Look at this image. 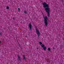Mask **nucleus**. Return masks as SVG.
Listing matches in <instances>:
<instances>
[{
    "label": "nucleus",
    "mask_w": 64,
    "mask_h": 64,
    "mask_svg": "<svg viewBox=\"0 0 64 64\" xmlns=\"http://www.w3.org/2000/svg\"><path fill=\"white\" fill-rule=\"evenodd\" d=\"M2 32H0V35H2Z\"/></svg>",
    "instance_id": "obj_13"
},
{
    "label": "nucleus",
    "mask_w": 64,
    "mask_h": 64,
    "mask_svg": "<svg viewBox=\"0 0 64 64\" xmlns=\"http://www.w3.org/2000/svg\"><path fill=\"white\" fill-rule=\"evenodd\" d=\"M40 45H42V42H40Z\"/></svg>",
    "instance_id": "obj_11"
},
{
    "label": "nucleus",
    "mask_w": 64,
    "mask_h": 64,
    "mask_svg": "<svg viewBox=\"0 0 64 64\" xmlns=\"http://www.w3.org/2000/svg\"><path fill=\"white\" fill-rule=\"evenodd\" d=\"M43 5L44 8H45V10L48 13V16L49 17L50 16V10H51V8H49V5L47 4L45 2H44L43 3Z\"/></svg>",
    "instance_id": "obj_1"
},
{
    "label": "nucleus",
    "mask_w": 64,
    "mask_h": 64,
    "mask_svg": "<svg viewBox=\"0 0 64 64\" xmlns=\"http://www.w3.org/2000/svg\"><path fill=\"white\" fill-rule=\"evenodd\" d=\"M18 58L19 60H20V56H18Z\"/></svg>",
    "instance_id": "obj_9"
},
{
    "label": "nucleus",
    "mask_w": 64,
    "mask_h": 64,
    "mask_svg": "<svg viewBox=\"0 0 64 64\" xmlns=\"http://www.w3.org/2000/svg\"><path fill=\"white\" fill-rule=\"evenodd\" d=\"M44 23L46 27L47 25H48V18L46 16L44 17Z\"/></svg>",
    "instance_id": "obj_2"
},
{
    "label": "nucleus",
    "mask_w": 64,
    "mask_h": 64,
    "mask_svg": "<svg viewBox=\"0 0 64 64\" xmlns=\"http://www.w3.org/2000/svg\"><path fill=\"white\" fill-rule=\"evenodd\" d=\"M18 11H19V12H20V8H18Z\"/></svg>",
    "instance_id": "obj_10"
},
{
    "label": "nucleus",
    "mask_w": 64,
    "mask_h": 64,
    "mask_svg": "<svg viewBox=\"0 0 64 64\" xmlns=\"http://www.w3.org/2000/svg\"><path fill=\"white\" fill-rule=\"evenodd\" d=\"M23 57H24V60L25 59V56L24 55L23 56Z\"/></svg>",
    "instance_id": "obj_12"
},
{
    "label": "nucleus",
    "mask_w": 64,
    "mask_h": 64,
    "mask_svg": "<svg viewBox=\"0 0 64 64\" xmlns=\"http://www.w3.org/2000/svg\"><path fill=\"white\" fill-rule=\"evenodd\" d=\"M24 12L25 14H26V13H27V11L26 10H24Z\"/></svg>",
    "instance_id": "obj_8"
},
{
    "label": "nucleus",
    "mask_w": 64,
    "mask_h": 64,
    "mask_svg": "<svg viewBox=\"0 0 64 64\" xmlns=\"http://www.w3.org/2000/svg\"><path fill=\"white\" fill-rule=\"evenodd\" d=\"M14 18H13V19H14Z\"/></svg>",
    "instance_id": "obj_15"
},
{
    "label": "nucleus",
    "mask_w": 64,
    "mask_h": 64,
    "mask_svg": "<svg viewBox=\"0 0 64 64\" xmlns=\"http://www.w3.org/2000/svg\"><path fill=\"white\" fill-rule=\"evenodd\" d=\"M29 26L30 29V30H31L32 28H33V26H32L31 24H30L29 25Z\"/></svg>",
    "instance_id": "obj_5"
},
{
    "label": "nucleus",
    "mask_w": 64,
    "mask_h": 64,
    "mask_svg": "<svg viewBox=\"0 0 64 64\" xmlns=\"http://www.w3.org/2000/svg\"><path fill=\"white\" fill-rule=\"evenodd\" d=\"M36 32L37 34V35L38 36V37H40V32H39V29H38V28H36Z\"/></svg>",
    "instance_id": "obj_3"
},
{
    "label": "nucleus",
    "mask_w": 64,
    "mask_h": 64,
    "mask_svg": "<svg viewBox=\"0 0 64 64\" xmlns=\"http://www.w3.org/2000/svg\"><path fill=\"white\" fill-rule=\"evenodd\" d=\"M6 9H9V7L8 6L6 7Z\"/></svg>",
    "instance_id": "obj_6"
},
{
    "label": "nucleus",
    "mask_w": 64,
    "mask_h": 64,
    "mask_svg": "<svg viewBox=\"0 0 64 64\" xmlns=\"http://www.w3.org/2000/svg\"><path fill=\"white\" fill-rule=\"evenodd\" d=\"M37 49L38 50V48H37Z\"/></svg>",
    "instance_id": "obj_14"
},
{
    "label": "nucleus",
    "mask_w": 64,
    "mask_h": 64,
    "mask_svg": "<svg viewBox=\"0 0 64 64\" xmlns=\"http://www.w3.org/2000/svg\"><path fill=\"white\" fill-rule=\"evenodd\" d=\"M42 47L43 48V49L44 50H45L46 49V47L44 45L42 44Z\"/></svg>",
    "instance_id": "obj_4"
},
{
    "label": "nucleus",
    "mask_w": 64,
    "mask_h": 64,
    "mask_svg": "<svg viewBox=\"0 0 64 64\" xmlns=\"http://www.w3.org/2000/svg\"><path fill=\"white\" fill-rule=\"evenodd\" d=\"M48 50L49 51H50L51 50V48H48Z\"/></svg>",
    "instance_id": "obj_7"
}]
</instances>
